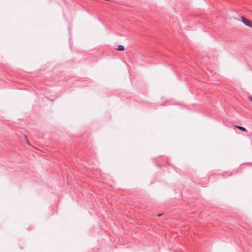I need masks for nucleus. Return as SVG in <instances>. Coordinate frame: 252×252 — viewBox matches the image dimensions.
<instances>
[{
    "instance_id": "f03ea898",
    "label": "nucleus",
    "mask_w": 252,
    "mask_h": 252,
    "mask_svg": "<svg viewBox=\"0 0 252 252\" xmlns=\"http://www.w3.org/2000/svg\"><path fill=\"white\" fill-rule=\"evenodd\" d=\"M235 127L236 128H237L238 129L243 131H246V129L245 127H242V126H235Z\"/></svg>"
},
{
    "instance_id": "f257e3e1",
    "label": "nucleus",
    "mask_w": 252,
    "mask_h": 252,
    "mask_svg": "<svg viewBox=\"0 0 252 252\" xmlns=\"http://www.w3.org/2000/svg\"><path fill=\"white\" fill-rule=\"evenodd\" d=\"M242 22L246 25L249 27H252V25L250 23L249 21L246 20L244 17H241Z\"/></svg>"
},
{
    "instance_id": "7ed1b4c3",
    "label": "nucleus",
    "mask_w": 252,
    "mask_h": 252,
    "mask_svg": "<svg viewBox=\"0 0 252 252\" xmlns=\"http://www.w3.org/2000/svg\"><path fill=\"white\" fill-rule=\"evenodd\" d=\"M124 49V47L123 45H120L118 46V48H117V50H119V51H122Z\"/></svg>"
},
{
    "instance_id": "20e7f679",
    "label": "nucleus",
    "mask_w": 252,
    "mask_h": 252,
    "mask_svg": "<svg viewBox=\"0 0 252 252\" xmlns=\"http://www.w3.org/2000/svg\"><path fill=\"white\" fill-rule=\"evenodd\" d=\"M249 100L252 102V98H250Z\"/></svg>"
}]
</instances>
